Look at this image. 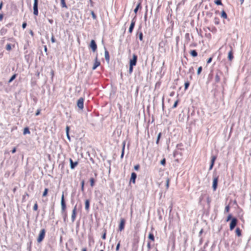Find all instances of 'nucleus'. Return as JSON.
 <instances>
[{"instance_id":"39448f33","label":"nucleus","mask_w":251,"mask_h":251,"mask_svg":"<svg viewBox=\"0 0 251 251\" xmlns=\"http://www.w3.org/2000/svg\"><path fill=\"white\" fill-rule=\"evenodd\" d=\"M126 224V220L124 218H121L120 219V222L119 225V230L121 231L125 228Z\"/></svg>"},{"instance_id":"0eeeda50","label":"nucleus","mask_w":251,"mask_h":251,"mask_svg":"<svg viewBox=\"0 0 251 251\" xmlns=\"http://www.w3.org/2000/svg\"><path fill=\"white\" fill-rule=\"evenodd\" d=\"M90 48L92 49L93 52H95L97 49V45L94 40H92L90 44Z\"/></svg>"},{"instance_id":"e433bc0d","label":"nucleus","mask_w":251,"mask_h":251,"mask_svg":"<svg viewBox=\"0 0 251 251\" xmlns=\"http://www.w3.org/2000/svg\"><path fill=\"white\" fill-rule=\"evenodd\" d=\"M178 102H179V100H176L175 102V103H174V104L173 106H172V108H176V107H177V105H178Z\"/></svg>"},{"instance_id":"5fc2aeb1","label":"nucleus","mask_w":251,"mask_h":251,"mask_svg":"<svg viewBox=\"0 0 251 251\" xmlns=\"http://www.w3.org/2000/svg\"><path fill=\"white\" fill-rule=\"evenodd\" d=\"M139 168H140V165L138 164L134 166V169L136 171H138L139 169Z\"/></svg>"},{"instance_id":"7ed1b4c3","label":"nucleus","mask_w":251,"mask_h":251,"mask_svg":"<svg viewBox=\"0 0 251 251\" xmlns=\"http://www.w3.org/2000/svg\"><path fill=\"white\" fill-rule=\"evenodd\" d=\"M38 0H34L33 14L35 16L38 15Z\"/></svg>"},{"instance_id":"cd10ccee","label":"nucleus","mask_w":251,"mask_h":251,"mask_svg":"<svg viewBox=\"0 0 251 251\" xmlns=\"http://www.w3.org/2000/svg\"><path fill=\"white\" fill-rule=\"evenodd\" d=\"M214 24L216 25H218L220 24V19L218 17H215L214 19Z\"/></svg>"},{"instance_id":"a18cd8bd","label":"nucleus","mask_w":251,"mask_h":251,"mask_svg":"<svg viewBox=\"0 0 251 251\" xmlns=\"http://www.w3.org/2000/svg\"><path fill=\"white\" fill-rule=\"evenodd\" d=\"M91 15H92V16L93 18L94 19H97V16L95 14L94 12L93 11H91Z\"/></svg>"},{"instance_id":"20e7f679","label":"nucleus","mask_w":251,"mask_h":251,"mask_svg":"<svg viewBox=\"0 0 251 251\" xmlns=\"http://www.w3.org/2000/svg\"><path fill=\"white\" fill-rule=\"evenodd\" d=\"M237 221H238L237 219L235 218H233L231 219V221L230 222L229 226V228L230 230H232L235 228V227L237 225Z\"/></svg>"},{"instance_id":"6e6552de","label":"nucleus","mask_w":251,"mask_h":251,"mask_svg":"<svg viewBox=\"0 0 251 251\" xmlns=\"http://www.w3.org/2000/svg\"><path fill=\"white\" fill-rule=\"evenodd\" d=\"M84 100L83 98H80L78 99L77 102V106L81 110L83 109Z\"/></svg>"},{"instance_id":"0e129e2a","label":"nucleus","mask_w":251,"mask_h":251,"mask_svg":"<svg viewBox=\"0 0 251 251\" xmlns=\"http://www.w3.org/2000/svg\"><path fill=\"white\" fill-rule=\"evenodd\" d=\"M3 18V14H0V21H1Z\"/></svg>"},{"instance_id":"dca6fc26","label":"nucleus","mask_w":251,"mask_h":251,"mask_svg":"<svg viewBox=\"0 0 251 251\" xmlns=\"http://www.w3.org/2000/svg\"><path fill=\"white\" fill-rule=\"evenodd\" d=\"M69 161H70V162L71 168L72 169H74L78 165V162L77 161L74 162L73 160L71 158H70Z\"/></svg>"},{"instance_id":"c03bdc74","label":"nucleus","mask_w":251,"mask_h":251,"mask_svg":"<svg viewBox=\"0 0 251 251\" xmlns=\"http://www.w3.org/2000/svg\"><path fill=\"white\" fill-rule=\"evenodd\" d=\"M84 181L82 180L81 183V189L82 191H84Z\"/></svg>"},{"instance_id":"4be33fe9","label":"nucleus","mask_w":251,"mask_h":251,"mask_svg":"<svg viewBox=\"0 0 251 251\" xmlns=\"http://www.w3.org/2000/svg\"><path fill=\"white\" fill-rule=\"evenodd\" d=\"M142 8V6H141V2H139L137 5L136 6V7L135 8V9L134 10V12H135V14L137 13V11H138V10L139 9H141Z\"/></svg>"},{"instance_id":"6e6d98bb","label":"nucleus","mask_w":251,"mask_h":251,"mask_svg":"<svg viewBox=\"0 0 251 251\" xmlns=\"http://www.w3.org/2000/svg\"><path fill=\"white\" fill-rule=\"evenodd\" d=\"M124 150H125V145H124V146H123V150H122V154H121V157L122 158L124 156Z\"/></svg>"},{"instance_id":"052dcab7","label":"nucleus","mask_w":251,"mask_h":251,"mask_svg":"<svg viewBox=\"0 0 251 251\" xmlns=\"http://www.w3.org/2000/svg\"><path fill=\"white\" fill-rule=\"evenodd\" d=\"M3 1H1V2H0V10H1L2 6H3Z\"/></svg>"},{"instance_id":"c9c22d12","label":"nucleus","mask_w":251,"mask_h":251,"mask_svg":"<svg viewBox=\"0 0 251 251\" xmlns=\"http://www.w3.org/2000/svg\"><path fill=\"white\" fill-rule=\"evenodd\" d=\"M38 208V206L37 202L34 204L33 207V210L34 211H37Z\"/></svg>"},{"instance_id":"8fccbe9b","label":"nucleus","mask_w":251,"mask_h":251,"mask_svg":"<svg viewBox=\"0 0 251 251\" xmlns=\"http://www.w3.org/2000/svg\"><path fill=\"white\" fill-rule=\"evenodd\" d=\"M160 163H161V164L162 165L164 166L165 165V164H166V159H165V158H163V159H162Z\"/></svg>"},{"instance_id":"ddd939ff","label":"nucleus","mask_w":251,"mask_h":251,"mask_svg":"<svg viewBox=\"0 0 251 251\" xmlns=\"http://www.w3.org/2000/svg\"><path fill=\"white\" fill-rule=\"evenodd\" d=\"M136 21L134 19L131 21L130 25L129 26L128 32L131 33L135 25Z\"/></svg>"},{"instance_id":"3c124183","label":"nucleus","mask_w":251,"mask_h":251,"mask_svg":"<svg viewBox=\"0 0 251 251\" xmlns=\"http://www.w3.org/2000/svg\"><path fill=\"white\" fill-rule=\"evenodd\" d=\"M143 33L142 32H140L139 34V39L140 41L143 40Z\"/></svg>"},{"instance_id":"bb28decb","label":"nucleus","mask_w":251,"mask_h":251,"mask_svg":"<svg viewBox=\"0 0 251 251\" xmlns=\"http://www.w3.org/2000/svg\"><path fill=\"white\" fill-rule=\"evenodd\" d=\"M30 131L29 130V128L28 127H25L24 129V132H23V134L24 135H25L26 134H30Z\"/></svg>"},{"instance_id":"49530a36","label":"nucleus","mask_w":251,"mask_h":251,"mask_svg":"<svg viewBox=\"0 0 251 251\" xmlns=\"http://www.w3.org/2000/svg\"><path fill=\"white\" fill-rule=\"evenodd\" d=\"M229 209H230L229 206V205H227L225 207V212L227 213V212H228L229 211Z\"/></svg>"},{"instance_id":"774afa93","label":"nucleus","mask_w":251,"mask_h":251,"mask_svg":"<svg viewBox=\"0 0 251 251\" xmlns=\"http://www.w3.org/2000/svg\"><path fill=\"white\" fill-rule=\"evenodd\" d=\"M81 251H87L86 248H83L81 250Z\"/></svg>"},{"instance_id":"2eb2a0df","label":"nucleus","mask_w":251,"mask_h":251,"mask_svg":"<svg viewBox=\"0 0 251 251\" xmlns=\"http://www.w3.org/2000/svg\"><path fill=\"white\" fill-rule=\"evenodd\" d=\"M222 74V73L220 71L218 73H217L216 74L215 76V80L216 83H218L221 80V75Z\"/></svg>"},{"instance_id":"a878e982","label":"nucleus","mask_w":251,"mask_h":251,"mask_svg":"<svg viewBox=\"0 0 251 251\" xmlns=\"http://www.w3.org/2000/svg\"><path fill=\"white\" fill-rule=\"evenodd\" d=\"M221 17L224 18V19H226L227 18V14H226V12L224 10H223L221 12Z\"/></svg>"},{"instance_id":"412c9836","label":"nucleus","mask_w":251,"mask_h":251,"mask_svg":"<svg viewBox=\"0 0 251 251\" xmlns=\"http://www.w3.org/2000/svg\"><path fill=\"white\" fill-rule=\"evenodd\" d=\"M148 238L152 242H154L155 241V238H154V235L152 232H150L149 233Z\"/></svg>"},{"instance_id":"09e8293b","label":"nucleus","mask_w":251,"mask_h":251,"mask_svg":"<svg viewBox=\"0 0 251 251\" xmlns=\"http://www.w3.org/2000/svg\"><path fill=\"white\" fill-rule=\"evenodd\" d=\"M161 133H159L158 134V136H157V140H156V144H158L159 141L160 137H161Z\"/></svg>"},{"instance_id":"6ab92c4d","label":"nucleus","mask_w":251,"mask_h":251,"mask_svg":"<svg viewBox=\"0 0 251 251\" xmlns=\"http://www.w3.org/2000/svg\"><path fill=\"white\" fill-rule=\"evenodd\" d=\"M207 28L210 31H211L214 33H216L217 31V28L215 26H212L211 27H207Z\"/></svg>"},{"instance_id":"f3484780","label":"nucleus","mask_w":251,"mask_h":251,"mask_svg":"<svg viewBox=\"0 0 251 251\" xmlns=\"http://www.w3.org/2000/svg\"><path fill=\"white\" fill-rule=\"evenodd\" d=\"M90 208V201L89 200H86L85 201V208L86 211H88L89 210Z\"/></svg>"},{"instance_id":"de8ad7c7","label":"nucleus","mask_w":251,"mask_h":251,"mask_svg":"<svg viewBox=\"0 0 251 251\" xmlns=\"http://www.w3.org/2000/svg\"><path fill=\"white\" fill-rule=\"evenodd\" d=\"M120 241H119L118 242V243L117 244V246H116V251H119V249H120Z\"/></svg>"},{"instance_id":"a211bd4d","label":"nucleus","mask_w":251,"mask_h":251,"mask_svg":"<svg viewBox=\"0 0 251 251\" xmlns=\"http://www.w3.org/2000/svg\"><path fill=\"white\" fill-rule=\"evenodd\" d=\"M104 54H105V58L107 62H109V60H110V56H109V54L108 50L106 49L105 50Z\"/></svg>"},{"instance_id":"79ce46f5","label":"nucleus","mask_w":251,"mask_h":251,"mask_svg":"<svg viewBox=\"0 0 251 251\" xmlns=\"http://www.w3.org/2000/svg\"><path fill=\"white\" fill-rule=\"evenodd\" d=\"M202 67H201V66H200V67H199L198 68V71H197V74H198V75H199L201 73V71H202Z\"/></svg>"},{"instance_id":"a19ab883","label":"nucleus","mask_w":251,"mask_h":251,"mask_svg":"<svg viewBox=\"0 0 251 251\" xmlns=\"http://www.w3.org/2000/svg\"><path fill=\"white\" fill-rule=\"evenodd\" d=\"M6 49L8 50V51H10L11 50V45L10 44H8L6 45Z\"/></svg>"},{"instance_id":"5701e85b","label":"nucleus","mask_w":251,"mask_h":251,"mask_svg":"<svg viewBox=\"0 0 251 251\" xmlns=\"http://www.w3.org/2000/svg\"><path fill=\"white\" fill-rule=\"evenodd\" d=\"M235 232H236L237 236H238V237H240L241 236V234H242L241 230L239 227H237L236 229Z\"/></svg>"},{"instance_id":"e2e57ef3","label":"nucleus","mask_w":251,"mask_h":251,"mask_svg":"<svg viewBox=\"0 0 251 251\" xmlns=\"http://www.w3.org/2000/svg\"><path fill=\"white\" fill-rule=\"evenodd\" d=\"M16 151V148L14 147L13 150L11 151L12 153H14Z\"/></svg>"},{"instance_id":"4c0bfd02","label":"nucleus","mask_w":251,"mask_h":251,"mask_svg":"<svg viewBox=\"0 0 251 251\" xmlns=\"http://www.w3.org/2000/svg\"><path fill=\"white\" fill-rule=\"evenodd\" d=\"M61 4L62 7H67L65 0H61Z\"/></svg>"},{"instance_id":"72a5a7b5","label":"nucleus","mask_w":251,"mask_h":251,"mask_svg":"<svg viewBox=\"0 0 251 251\" xmlns=\"http://www.w3.org/2000/svg\"><path fill=\"white\" fill-rule=\"evenodd\" d=\"M214 2L216 4L218 5H223V3L222 2V1L221 0H215L214 1Z\"/></svg>"},{"instance_id":"1a4fd4ad","label":"nucleus","mask_w":251,"mask_h":251,"mask_svg":"<svg viewBox=\"0 0 251 251\" xmlns=\"http://www.w3.org/2000/svg\"><path fill=\"white\" fill-rule=\"evenodd\" d=\"M100 65V62L98 60V55H97L95 59V62L94 63L92 69L93 70L96 69V68Z\"/></svg>"},{"instance_id":"864d4df0","label":"nucleus","mask_w":251,"mask_h":251,"mask_svg":"<svg viewBox=\"0 0 251 251\" xmlns=\"http://www.w3.org/2000/svg\"><path fill=\"white\" fill-rule=\"evenodd\" d=\"M147 248L148 250H150L151 249V244L150 242H148L147 244Z\"/></svg>"},{"instance_id":"2f4dec72","label":"nucleus","mask_w":251,"mask_h":251,"mask_svg":"<svg viewBox=\"0 0 251 251\" xmlns=\"http://www.w3.org/2000/svg\"><path fill=\"white\" fill-rule=\"evenodd\" d=\"M16 76H17V74H14L11 77V78H10V79L8 81V82L9 83H10L14 79H15V78L16 77Z\"/></svg>"},{"instance_id":"37998d69","label":"nucleus","mask_w":251,"mask_h":251,"mask_svg":"<svg viewBox=\"0 0 251 251\" xmlns=\"http://www.w3.org/2000/svg\"><path fill=\"white\" fill-rule=\"evenodd\" d=\"M26 196L28 197L29 196V195L28 193H25V194L23 196V198H22L23 201H25V198H26Z\"/></svg>"},{"instance_id":"393cba45","label":"nucleus","mask_w":251,"mask_h":251,"mask_svg":"<svg viewBox=\"0 0 251 251\" xmlns=\"http://www.w3.org/2000/svg\"><path fill=\"white\" fill-rule=\"evenodd\" d=\"M217 158L216 156L213 155L211 156V165L214 166L215 161Z\"/></svg>"},{"instance_id":"4468645a","label":"nucleus","mask_w":251,"mask_h":251,"mask_svg":"<svg viewBox=\"0 0 251 251\" xmlns=\"http://www.w3.org/2000/svg\"><path fill=\"white\" fill-rule=\"evenodd\" d=\"M234 58L233 56V49L231 47H230V50L228 52V59L230 61H232Z\"/></svg>"},{"instance_id":"bf43d9fd","label":"nucleus","mask_w":251,"mask_h":251,"mask_svg":"<svg viewBox=\"0 0 251 251\" xmlns=\"http://www.w3.org/2000/svg\"><path fill=\"white\" fill-rule=\"evenodd\" d=\"M231 217H232V216L231 214H229L228 216H227V219H226V221H228L229 220H230L231 219Z\"/></svg>"},{"instance_id":"c756f323","label":"nucleus","mask_w":251,"mask_h":251,"mask_svg":"<svg viewBox=\"0 0 251 251\" xmlns=\"http://www.w3.org/2000/svg\"><path fill=\"white\" fill-rule=\"evenodd\" d=\"M90 185L91 187H93L95 185V180L94 178H91L90 179Z\"/></svg>"},{"instance_id":"f03ea898","label":"nucleus","mask_w":251,"mask_h":251,"mask_svg":"<svg viewBox=\"0 0 251 251\" xmlns=\"http://www.w3.org/2000/svg\"><path fill=\"white\" fill-rule=\"evenodd\" d=\"M46 234V230L45 229H42L39 233L38 237L37 238V242L41 243L44 239Z\"/></svg>"},{"instance_id":"603ef678","label":"nucleus","mask_w":251,"mask_h":251,"mask_svg":"<svg viewBox=\"0 0 251 251\" xmlns=\"http://www.w3.org/2000/svg\"><path fill=\"white\" fill-rule=\"evenodd\" d=\"M212 59H213L212 56L210 57L209 58H208V60H207V64H209L210 63H211L212 60Z\"/></svg>"},{"instance_id":"ea45409f","label":"nucleus","mask_w":251,"mask_h":251,"mask_svg":"<svg viewBox=\"0 0 251 251\" xmlns=\"http://www.w3.org/2000/svg\"><path fill=\"white\" fill-rule=\"evenodd\" d=\"M205 36L209 40H210L212 37V35L210 33H206Z\"/></svg>"},{"instance_id":"f704fd0d","label":"nucleus","mask_w":251,"mask_h":251,"mask_svg":"<svg viewBox=\"0 0 251 251\" xmlns=\"http://www.w3.org/2000/svg\"><path fill=\"white\" fill-rule=\"evenodd\" d=\"M189 85H190V83H189V82L188 81H187L186 82H185V84H184V86H185L184 89H185V90H186L188 89V88L189 86Z\"/></svg>"},{"instance_id":"f8f14e48","label":"nucleus","mask_w":251,"mask_h":251,"mask_svg":"<svg viewBox=\"0 0 251 251\" xmlns=\"http://www.w3.org/2000/svg\"><path fill=\"white\" fill-rule=\"evenodd\" d=\"M136 177H137L136 174L134 172L132 173L131 175V177L130 179V182L132 183L133 184H135Z\"/></svg>"},{"instance_id":"13d9d810","label":"nucleus","mask_w":251,"mask_h":251,"mask_svg":"<svg viewBox=\"0 0 251 251\" xmlns=\"http://www.w3.org/2000/svg\"><path fill=\"white\" fill-rule=\"evenodd\" d=\"M26 25H27L26 23V22H24L23 23V25H22V27L24 29L26 27Z\"/></svg>"},{"instance_id":"7c9ffc66","label":"nucleus","mask_w":251,"mask_h":251,"mask_svg":"<svg viewBox=\"0 0 251 251\" xmlns=\"http://www.w3.org/2000/svg\"><path fill=\"white\" fill-rule=\"evenodd\" d=\"M69 130H70L69 126H67L66 127V134H67V137H68V138L69 139H70V136H69Z\"/></svg>"},{"instance_id":"69168bd1","label":"nucleus","mask_w":251,"mask_h":251,"mask_svg":"<svg viewBox=\"0 0 251 251\" xmlns=\"http://www.w3.org/2000/svg\"><path fill=\"white\" fill-rule=\"evenodd\" d=\"M30 34H31V35L32 36H34V32H33V31H32V30H30Z\"/></svg>"},{"instance_id":"9d476101","label":"nucleus","mask_w":251,"mask_h":251,"mask_svg":"<svg viewBox=\"0 0 251 251\" xmlns=\"http://www.w3.org/2000/svg\"><path fill=\"white\" fill-rule=\"evenodd\" d=\"M218 182V176H216L213 179V184H212V187H213L214 191H215L217 189Z\"/></svg>"},{"instance_id":"b1692460","label":"nucleus","mask_w":251,"mask_h":251,"mask_svg":"<svg viewBox=\"0 0 251 251\" xmlns=\"http://www.w3.org/2000/svg\"><path fill=\"white\" fill-rule=\"evenodd\" d=\"M217 158L216 156L213 155L211 156V165L214 166L215 161Z\"/></svg>"},{"instance_id":"c85d7f7f","label":"nucleus","mask_w":251,"mask_h":251,"mask_svg":"<svg viewBox=\"0 0 251 251\" xmlns=\"http://www.w3.org/2000/svg\"><path fill=\"white\" fill-rule=\"evenodd\" d=\"M48 191H49V189L48 188H45L43 193L42 197H46L48 195Z\"/></svg>"},{"instance_id":"423d86ee","label":"nucleus","mask_w":251,"mask_h":251,"mask_svg":"<svg viewBox=\"0 0 251 251\" xmlns=\"http://www.w3.org/2000/svg\"><path fill=\"white\" fill-rule=\"evenodd\" d=\"M61 210L62 212H64L66 211V205L64 200V194H62L61 197Z\"/></svg>"},{"instance_id":"680f3d73","label":"nucleus","mask_w":251,"mask_h":251,"mask_svg":"<svg viewBox=\"0 0 251 251\" xmlns=\"http://www.w3.org/2000/svg\"><path fill=\"white\" fill-rule=\"evenodd\" d=\"M51 42H52V43H54V42H55V38H54V36H52L51 37Z\"/></svg>"},{"instance_id":"f257e3e1","label":"nucleus","mask_w":251,"mask_h":251,"mask_svg":"<svg viewBox=\"0 0 251 251\" xmlns=\"http://www.w3.org/2000/svg\"><path fill=\"white\" fill-rule=\"evenodd\" d=\"M137 61V56L134 54L132 56V58L129 61V73L131 74L133 70V66L136 65Z\"/></svg>"},{"instance_id":"338daca9","label":"nucleus","mask_w":251,"mask_h":251,"mask_svg":"<svg viewBox=\"0 0 251 251\" xmlns=\"http://www.w3.org/2000/svg\"><path fill=\"white\" fill-rule=\"evenodd\" d=\"M3 29H1V34H2L3 33H5V32H6V29H5V30H4V31H3Z\"/></svg>"},{"instance_id":"473e14b6","label":"nucleus","mask_w":251,"mask_h":251,"mask_svg":"<svg viewBox=\"0 0 251 251\" xmlns=\"http://www.w3.org/2000/svg\"><path fill=\"white\" fill-rule=\"evenodd\" d=\"M107 230L106 229H104L103 230V233L102 235V239L103 240H105L106 239V235Z\"/></svg>"},{"instance_id":"9b49d317","label":"nucleus","mask_w":251,"mask_h":251,"mask_svg":"<svg viewBox=\"0 0 251 251\" xmlns=\"http://www.w3.org/2000/svg\"><path fill=\"white\" fill-rule=\"evenodd\" d=\"M76 210H77L76 206L75 205L73 210L72 216H71V219H72V221L73 222H74L75 221V218H76Z\"/></svg>"},{"instance_id":"aec40b11","label":"nucleus","mask_w":251,"mask_h":251,"mask_svg":"<svg viewBox=\"0 0 251 251\" xmlns=\"http://www.w3.org/2000/svg\"><path fill=\"white\" fill-rule=\"evenodd\" d=\"M190 54L193 57H195L197 56V55H198V53H197V51L196 50H191L190 51Z\"/></svg>"},{"instance_id":"58836bf2","label":"nucleus","mask_w":251,"mask_h":251,"mask_svg":"<svg viewBox=\"0 0 251 251\" xmlns=\"http://www.w3.org/2000/svg\"><path fill=\"white\" fill-rule=\"evenodd\" d=\"M169 184H170V179L168 178L166 180V189H168L169 188Z\"/></svg>"},{"instance_id":"4d7b16f0","label":"nucleus","mask_w":251,"mask_h":251,"mask_svg":"<svg viewBox=\"0 0 251 251\" xmlns=\"http://www.w3.org/2000/svg\"><path fill=\"white\" fill-rule=\"evenodd\" d=\"M41 109H38L35 113L36 116H38L40 114Z\"/></svg>"}]
</instances>
